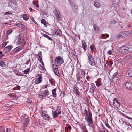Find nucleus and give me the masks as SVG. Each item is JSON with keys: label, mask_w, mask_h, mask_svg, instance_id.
<instances>
[{"label": "nucleus", "mask_w": 132, "mask_h": 132, "mask_svg": "<svg viewBox=\"0 0 132 132\" xmlns=\"http://www.w3.org/2000/svg\"><path fill=\"white\" fill-rule=\"evenodd\" d=\"M55 61L57 64H61L64 63V61L62 57L58 56L55 59Z\"/></svg>", "instance_id": "obj_2"}, {"label": "nucleus", "mask_w": 132, "mask_h": 132, "mask_svg": "<svg viewBox=\"0 0 132 132\" xmlns=\"http://www.w3.org/2000/svg\"><path fill=\"white\" fill-rule=\"evenodd\" d=\"M113 101L115 102L118 104H119V101L117 100L116 98H114L113 99Z\"/></svg>", "instance_id": "obj_43"}, {"label": "nucleus", "mask_w": 132, "mask_h": 132, "mask_svg": "<svg viewBox=\"0 0 132 132\" xmlns=\"http://www.w3.org/2000/svg\"><path fill=\"white\" fill-rule=\"evenodd\" d=\"M40 62L41 63V64H42V65H43V66H44V65L42 61V60H39Z\"/></svg>", "instance_id": "obj_58"}, {"label": "nucleus", "mask_w": 132, "mask_h": 132, "mask_svg": "<svg viewBox=\"0 0 132 132\" xmlns=\"http://www.w3.org/2000/svg\"><path fill=\"white\" fill-rule=\"evenodd\" d=\"M105 124L106 126H107L108 128H110V126L108 124L106 123V121H105Z\"/></svg>", "instance_id": "obj_56"}, {"label": "nucleus", "mask_w": 132, "mask_h": 132, "mask_svg": "<svg viewBox=\"0 0 132 132\" xmlns=\"http://www.w3.org/2000/svg\"><path fill=\"white\" fill-rule=\"evenodd\" d=\"M76 77H80V72L78 71H77V73L76 74Z\"/></svg>", "instance_id": "obj_45"}, {"label": "nucleus", "mask_w": 132, "mask_h": 132, "mask_svg": "<svg viewBox=\"0 0 132 132\" xmlns=\"http://www.w3.org/2000/svg\"><path fill=\"white\" fill-rule=\"evenodd\" d=\"M8 42H4L3 43L2 45V48H4L7 44Z\"/></svg>", "instance_id": "obj_37"}, {"label": "nucleus", "mask_w": 132, "mask_h": 132, "mask_svg": "<svg viewBox=\"0 0 132 132\" xmlns=\"http://www.w3.org/2000/svg\"><path fill=\"white\" fill-rule=\"evenodd\" d=\"M73 89H74L73 91H74V93L77 95H79L80 93L79 90L75 87Z\"/></svg>", "instance_id": "obj_19"}, {"label": "nucleus", "mask_w": 132, "mask_h": 132, "mask_svg": "<svg viewBox=\"0 0 132 132\" xmlns=\"http://www.w3.org/2000/svg\"><path fill=\"white\" fill-rule=\"evenodd\" d=\"M17 45L22 44V46H24L25 45V43L24 39L22 38H20L17 41Z\"/></svg>", "instance_id": "obj_3"}, {"label": "nucleus", "mask_w": 132, "mask_h": 132, "mask_svg": "<svg viewBox=\"0 0 132 132\" xmlns=\"http://www.w3.org/2000/svg\"><path fill=\"white\" fill-rule=\"evenodd\" d=\"M55 14L56 18L57 19H60V17L59 16V15L58 13V12L57 10H56L55 11Z\"/></svg>", "instance_id": "obj_34"}, {"label": "nucleus", "mask_w": 132, "mask_h": 132, "mask_svg": "<svg viewBox=\"0 0 132 132\" xmlns=\"http://www.w3.org/2000/svg\"><path fill=\"white\" fill-rule=\"evenodd\" d=\"M8 5L13 9H15L16 7V4L15 2L10 1L8 3Z\"/></svg>", "instance_id": "obj_6"}, {"label": "nucleus", "mask_w": 132, "mask_h": 132, "mask_svg": "<svg viewBox=\"0 0 132 132\" xmlns=\"http://www.w3.org/2000/svg\"><path fill=\"white\" fill-rule=\"evenodd\" d=\"M1 132H5V129L3 128H2L1 130H0Z\"/></svg>", "instance_id": "obj_49"}, {"label": "nucleus", "mask_w": 132, "mask_h": 132, "mask_svg": "<svg viewBox=\"0 0 132 132\" xmlns=\"http://www.w3.org/2000/svg\"><path fill=\"white\" fill-rule=\"evenodd\" d=\"M72 9L73 11L76 13H77L78 11L79 10L78 6L76 5H74L72 6Z\"/></svg>", "instance_id": "obj_12"}, {"label": "nucleus", "mask_w": 132, "mask_h": 132, "mask_svg": "<svg viewBox=\"0 0 132 132\" xmlns=\"http://www.w3.org/2000/svg\"><path fill=\"white\" fill-rule=\"evenodd\" d=\"M49 94V91L48 90H46L41 94V96L42 97V98H44L48 96Z\"/></svg>", "instance_id": "obj_7"}, {"label": "nucleus", "mask_w": 132, "mask_h": 132, "mask_svg": "<svg viewBox=\"0 0 132 132\" xmlns=\"http://www.w3.org/2000/svg\"><path fill=\"white\" fill-rule=\"evenodd\" d=\"M84 82L86 85H88V86H89V84L88 81V82L87 80H85L84 81Z\"/></svg>", "instance_id": "obj_48"}, {"label": "nucleus", "mask_w": 132, "mask_h": 132, "mask_svg": "<svg viewBox=\"0 0 132 132\" xmlns=\"http://www.w3.org/2000/svg\"><path fill=\"white\" fill-rule=\"evenodd\" d=\"M41 116L45 120H48L50 119V117L48 115L44 112H42Z\"/></svg>", "instance_id": "obj_9"}, {"label": "nucleus", "mask_w": 132, "mask_h": 132, "mask_svg": "<svg viewBox=\"0 0 132 132\" xmlns=\"http://www.w3.org/2000/svg\"><path fill=\"white\" fill-rule=\"evenodd\" d=\"M95 82L96 83V84L97 86L98 87L100 86L101 84L98 81H95Z\"/></svg>", "instance_id": "obj_42"}, {"label": "nucleus", "mask_w": 132, "mask_h": 132, "mask_svg": "<svg viewBox=\"0 0 132 132\" xmlns=\"http://www.w3.org/2000/svg\"><path fill=\"white\" fill-rule=\"evenodd\" d=\"M56 89H54L52 90V95L54 97H55L56 96Z\"/></svg>", "instance_id": "obj_22"}, {"label": "nucleus", "mask_w": 132, "mask_h": 132, "mask_svg": "<svg viewBox=\"0 0 132 132\" xmlns=\"http://www.w3.org/2000/svg\"><path fill=\"white\" fill-rule=\"evenodd\" d=\"M29 121V120L28 117L26 118L24 122L23 125L24 126H27Z\"/></svg>", "instance_id": "obj_18"}, {"label": "nucleus", "mask_w": 132, "mask_h": 132, "mask_svg": "<svg viewBox=\"0 0 132 132\" xmlns=\"http://www.w3.org/2000/svg\"><path fill=\"white\" fill-rule=\"evenodd\" d=\"M16 25L18 27L21 28H24V26L20 22L16 24Z\"/></svg>", "instance_id": "obj_32"}, {"label": "nucleus", "mask_w": 132, "mask_h": 132, "mask_svg": "<svg viewBox=\"0 0 132 132\" xmlns=\"http://www.w3.org/2000/svg\"><path fill=\"white\" fill-rule=\"evenodd\" d=\"M119 0H112V4L114 8H117L118 7L119 5Z\"/></svg>", "instance_id": "obj_5"}, {"label": "nucleus", "mask_w": 132, "mask_h": 132, "mask_svg": "<svg viewBox=\"0 0 132 132\" xmlns=\"http://www.w3.org/2000/svg\"><path fill=\"white\" fill-rule=\"evenodd\" d=\"M30 70V69L29 68L23 71V73L25 74H28Z\"/></svg>", "instance_id": "obj_33"}, {"label": "nucleus", "mask_w": 132, "mask_h": 132, "mask_svg": "<svg viewBox=\"0 0 132 132\" xmlns=\"http://www.w3.org/2000/svg\"><path fill=\"white\" fill-rule=\"evenodd\" d=\"M82 46L85 51L86 50V47L87 46L84 40L82 41Z\"/></svg>", "instance_id": "obj_14"}, {"label": "nucleus", "mask_w": 132, "mask_h": 132, "mask_svg": "<svg viewBox=\"0 0 132 132\" xmlns=\"http://www.w3.org/2000/svg\"><path fill=\"white\" fill-rule=\"evenodd\" d=\"M90 49L92 51H93L94 50V47L93 46L91 45L90 46Z\"/></svg>", "instance_id": "obj_50"}, {"label": "nucleus", "mask_w": 132, "mask_h": 132, "mask_svg": "<svg viewBox=\"0 0 132 132\" xmlns=\"http://www.w3.org/2000/svg\"><path fill=\"white\" fill-rule=\"evenodd\" d=\"M94 5L95 7L97 8H100L101 6L100 3L97 2H94Z\"/></svg>", "instance_id": "obj_21"}, {"label": "nucleus", "mask_w": 132, "mask_h": 132, "mask_svg": "<svg viewBox=\"0 0 132 132\" xmlns=\"http://www.w3.org/2000/svg\"><path fill=\"white\" fill-rule=\"evenodd\" d=\"M87 121L88 125L90 127H92L93 126V121L92 119L86 120Z\"/></svg>", "instance_id": "obj_13"}, {"label": "nucleus", "mask_w": 132, "mask_h": 132, "mask_svg": "<svg viewBox=\"0 0 132 132\" xmlns=\"http://www.w3.org/2000/svg\"><path fill=\"white\" fill-rule=\"evenodd\" d=\"M89 112H90L89 110V111H87L86 109H85L84 111V112L86 113H86H88Z\"/></svg>", "instance_id": "obj_55"}, {"label": "nucleus", "mask_w": 132, "mask_h": 132, "mask_svg": "<svg viewBox=\"0 0 132 132\" xmlns=\"http://www.w3.org/2000/svg\"><path fill=\"white\" fill-rule=\"evenodd\" d=\"M12 14L10 11L7 12H5L4 13V15H11Z\"/></svg>", "instance_id": "obj_41"}, {"label": "nucleus", "mask_w": 132, "mask_h": 132, "mask_svg": "<svg viewBox=\"0 0 132 132\" xmlns=\"http://www.w3.org/2000/svg\"><path fill=\"white\" fill-rule=\"evenodd\" d=\"M128 53L129 52H132V46H129L128 47Z\"/></svg>", "instance_id": "obj_36"}, {"label": "nucleus", "mask_w": 132, "mask_h": 132, "mask_svg": "<svg viewBox=\"0 0 132 132\" xmlns=\"http://www.w3.org/2000/svg\"><path fill=\"white\" fill-rule=\"evenodd\" d=\"M111 24L114 23L115 24L116 23V20H112L110 21Z\"/></svg>", "instance_id": "obj_51"}, {"label": "nucleus", "mask_w": 132, "mask_h": 132, "mask_svg": "<svg viewBox=\"0 0 132 132\" xmlns=\"http://www.w3.org/2000/svg\"><path fill=\"white\" fill-rule=\"evenodd\" d=\"M0 66L2 67H5V63L3 61L0 60Z\"/></svg>", "instance_id": "obj_35"}, {"label": "nucleus", "mask_w": 132, "mask_h": 132, "mask_svg": "<svg viewBox=\"0 0 132 132\" xmlns=\"http://www.w3.org/2000/svg\"><path fill=\"white\" fill-rule=\"evenodd\" d=\"M52 67L53 69L58 68V66L56 65V63L54 61L53 62H52Z\"/></svg>", "instance_id": "obj_17"}, {"label": "nucleus", "mask_w": 132, "mask_h": 132, "mask_svg": "<svg viewBox=\"0 0 132 132\" xmlns=\"http://www.w3.org/2000/svg\"><path fill=\"white\" fill-rule=\"evenodd\" d=\"M50 82H51V84L53 85L54 84V81H53V79H50Z\"/></svg>", "instance_id": "obj_46"}, {"label": "nucleus", "mask_w": 132, "mask_h": 132, "mask_svg": "<svg viewBox=\"0 0 132 132\" xmlns=\"http://www.w3.org/2000/svg\"><path fill=\"white\" fill-rule=\"evenodd\" d=\"M38 59L39 60H42V52H40L38 53Z\"/></svg>", "instance_id": "obj_28"}, {"label": "nucleus", "mask_w": 132, "mask_h": 132, "mask_svg": "<svg viewBox=\"0 0 132 132\" xmlns=\"http://www.w3.org/2000/svg\"><path fill=\"white\" fill-rule=\"evenodd\" d=\"M77 77V82H79L80 80V77Z\"/></svg>", "instance_id": "obj_44"}, {"label": "nucleus", "mask_w": 132, "mask_h": 132, "mask_svg": "<svg viewBox=\"0 0 132 132\" xmlns=\"http://www.w3.org/2000/svg\"><path fill=\"white\" fill-rule=\"evenodd\" d=\"M125 117L126 118H127L128 119H129L132 120V118L130 117L127 116L126 115H125Z\"/></svg>", "instance_id": "obj_53"}, {"label": "nucleus", "mask_w": 132, "mask_h": 132, "mask_svg": "<svg viewBox=\"0 0 132 132\" xmlns=\"http://www.w3.org/2000/svg\"><path fill=\"white\" fill-rule=\"evenodd\" d=\"M12 30H9L7 32V35H8L10 33H12Z\"/></svg>", "instance_id": "obj_47"}, {"label": "nucleus", "mask_w": 132, "mask_h": 132, "mask_svg": "<svg viewBox=\"0 0 132 132\" xmlns=\"http://www.w3.org/2000/svg\"><path fill=\"white\" fill-rule=\"evenodd\" d=\"M56 111H57V113L58 114H60L61 112V108L60 107L58 106L56 109Z\"/></svg>", "instance_id": "obj_26"}, {"label": "nucleus", "mask_w": 132, "mask_h": 132, "mask_svg": "<svg viewBox=\"0 0 132 132\" xmlns=\"http://www.w3.org/2000/svg\"><path fill=\"white\" fill-rule=\"evenodd\" d=\"M105 35L104 34H103L101 35V36L102 37H105Z\"/></svg>", "instance_id": "obj_64"}, {"label": "nucleus", "mask_w": 132, "mask_h": 132, "mask_svg": "<svg viewBox=\"0 0 132 132\" xmlns=\"http://www.w3.org/2000/svg\"><path fill=\"white\" fill-rule=\"evenodd\" d=\"M128 74L130 77H132V69L130 68L128 70Z\"/></svg>", "instance_id": "obj_29"}, {"label": "nucleus", "mask_w": 132, "mask_h": 132, "mask_svg": "<svg viewBox=\"0 0 132 132\" xmlns=\"http://www.w3.org/2000/svg\"><path fill=\"white\" fill-rule=\"evenodd\" d=\"M125 123L126 125L130 126V123Z\"/></svg>", "instance_id": "obj_61"}, {"label": "nucleus", "mask_w": 132, "mask_h": 132, "mask_svg": "<svg viewBox=\"0 0 132 132\" xmlns=\"http://www.w3.org/2000/svg\"><path fill=\"white\" fill-rule=\"evenodd\" d=\"M117 72H116L115 73H114L113 75V76L114 77H116V76L117 75Z\"/></svg>", "instance_id": "obj_59"}, {"label": "nucleus", "mask_w": 132, "mask_h": 132, "mask_svg": "<svg viewBox=\"0 0 132 132\" xmlns=\"http://www.w3.org/2000/svg\"><path fill=\"white\" fill-rule=\"evenodd\" d=\"M92 87L90 88V92L92 93H93L94 92V91L95 89L96 88V87L95 85L93 83L92 84V85H91Z\"/></svg>", "instance_id": "obj_16"}, {"label": "nucleus", "mask_w": 132, "mask_h": 132, "mask_svg": "<svg viewBox=\"0 0 132 132\" xmlns=\"http://www.w3.org/2000/svg\"><path fill=\"white\" fill-rule=\"evenodd\" d=\"M93 27L94 28V30L96 31H98L99 30V28L98 26L96 24H94Z\"/></svg>", "instance_id": "obj_20"}, {"label": "nucleus", "mask_w": 132, "mask_h": 132, "mask_svg": "<svg viewBox=\"0 0 132 132\" xmlns=\"http://www.w3.org/2000/svg\"><path fill=\"white\" fill-rule=\"evenodd\" d=\"M22 49L21 48L20 46H18L16 47V48H15L14 50V52H16L18 51L19 50H20Z\"/></svg>", "instance_id": "obj_38"}, {"label": "nucleus", "mask_w": 132, "mask_h": 132, "mask_svg": "<svg viewBox=\"0 0 132 132\" xmlns=\"http://www.w3.org/2000/svg\"><path fill=\"white\" fill-rule=\"evenodd\" d=\"M81 75L83 77V78H84L85 77V72L84 71H81Z\"/></svg>", "instance_id": "obj_39"}, {"label": "nucleus", "mask_w": 132, "mask_h": 132, "mask_svg": "<svg viewBox=\"0 0 132 132\" xmlns=\"http://www.w3.org/2000/svg\"><path fill=\"white\" fill-rule=\"evenodd\" d=\"M43 36L44 37L47 38L49 40L51 41L52 40V39L48 35H47L46 34H43Z\"/></svg>", "instance_id": "obj_31"}, {"label": "nucleus", "mask_w": 132, "mask_h": 132, "mask_svg": "<svg viewBox=\"0 0 132 132\" xmlns=\"http://www.w3.org/2000/svg\"><path fill=\"white\" fill-rule=\"evenodd\" d=\"M58 113L57 112V111H54V112L52 113L53 117L54 118L57 117L58 116Z\"/></svg>", "instance_id": "obj_27"}, {"label": "nucleus", "mask_w": 132, "mask_h": 132, "mask_svg": "<svg viewBox=\"0 0 132 132\" xmlns=\"http://www.w3.org/2000/svg\"><path fill=\"white\" fill-rule=\"evenodd\" d=\"M127 32H123L121 33L120 34V36L122 37H127Z\"/></svg>", "instance_id": "obj_30"}, {"label": "nucleus", "mask_w": 132, "mask_h": 132, "mask_svg": "<svg viewBox=\"0 0 132 132\" xmlns=\"http://www.w3.org/2000/svg\"><path fill=\"white\" fill-rule=\"evenodd\" d=\"M61 32L59 29L56 30L55 32V34L56 35L60 36L61 34Z\"/></svg>", "instance_id": "obj_24"}, {"label": "nucleus", "mask_w": 132, "mask_h": 132, "mask_svg": "<svg viewBox=\"0 0 132 132\" xmlns=\"http://www.w3.org/2000/svg\"><path fill=\"white\" fill-rule=\"evenodd\" d=\"M46 21L44 19H43L41 20V23L44 24L45 26L46 24Z\"/></svg>", "instance_id": "obj_40"}, {"label": "nucleus", "mask_w": 132, "mask_h": 132, "mask_svg": "<svg viewBox=\"0 0 132 132\" xmlns=\"http://www.w3.org/2000/svg\"><path fill=\"white\" fill-rule=\"evenodd\" d=\"M22 17L26 21L28 20L29 18L26 14H23L22 15Z\"/></svg>", "instance_id": "obj_25"}, {"label": "nucleus", "mask_w": 132, "mask_h": 132, "mask_svg": "<svg viewBox=\"0 0 132 132\" xmlns=\"http://www.w3.org/2000/svg\"><path fill=\"white\" fill-rule=\"evenodd\" d=\"M88 56V61L90 65L92 66L95 65V62L94 58L90 55H88L87 54Z\"/></svg>", "instance_id": "obj_1"}, {"label": "nucleus", "mask_w": 132, "mask_h": 132, "mask_svg": "<svg viewBox=\"0 0 132 132\" xmlns=\"http://www.w3.org/2000/svg\"><path fill=\"white\" fill-rule=\"evenodd\" d=\"M38 79H37V83L39 84L42 81V77L41 74L38 76Z\"/></svg>", "instance_id": "obj_15"}, {"label": "nucleus", "mask_w": 132, "mask_h": 132, "mask_svg": "<svg viewBox=\"0 0 132 132\" xmlns=\"http://www.w3.org/2000/svg\"><path fill=\"white\" fill-rule=\"evenodd\" d=\"M109 64L111 65H112L113 64V62L112 61L109 62Z\"/></svg>", "instance_id": "obj_63"}, {"label": "nucleus", "mask_w": 132, "mask_h": 132, "mask_svg": "<svg viewBox=\"0 0 132 132\" xmlns=\"http://www.w3.org/2000/svg\"><path fill=\"white\" fill-rule=\"evenodd\" d=\"M6 130H7V131H6L7 132H10L11 130H10V129L9 128H7L6 129Z\"/></svg>", "instance_id": "obj_57"}, {"label": "nucleus", "mask_w": 132, "mask_h": 132, "mask_svg": "<svg viewBox=\"0 0 132 132\" xmlns=\"http://www.w3.org/2000/svg\"><path fill=\"white\" fill-rule=\"evenodd\" d=\"M125 86L128 89H130L132 88V84L130 82H127L125 83Z\"/></svg>", "instance_id": "obj_11"}, {"label": "nucleus", "mask_w": 132, "mask_h": 132, "mask_svg": "<svg viewBox=\"0 0 132 132\" xmlns=\"http://www.w3.org/2000/svg\"><path fill=\"white\" fill-rule=\"evenodd\" d=\"M90 78V77L89 76H88L86 78V79L88 82L89 81V79Z\"/></svg>", "instance_id": "obj_54"}, {"label": "nucleus", "mask_w": 132, "mask_h": 132, "mask_svg": "<svg viewBox=\"0 0 132 132\" xmlns=\"http://www.w3.org/2000/svg\"><path fill=\"white\" fill-rule=\"evenodd\" d=\"M65 130L67 131V130H68V128L67 127H65Z\"/></svg>", "instance_id": "obj_62"}, {"label": "nucleus", "mask_w": 132, "mask_h": 132, "mask_svg": "<svg viewBox=\"0 0 132 132\" xmlns=\"http://www.w3.org/2000/svg\"><path fill=\"white\" fill-rule=\"evenodd\" d=\"M12 48V45L8 46L4 49L3 52L5 53H7L9 52Z\"/></svg>", "instance_id": "obj_8"}, {"label": "nucleus", "mask_w": 132, "mask_h": 132, "mask_svg": "<svg viewBox=\"0 0 132 132\" xmlns=\"http://www.w3.org/2000/svg\"><path fill=\"white\" fill-rule=\"evenodd\" d=\"M86 117H85L86 120L92 119V114L90 112H89L88 113H86Z\"/></svg>", "instance_id": "obj_10"}, {"label": "nucleus", "mask_w": 132, "mask_h": 132, "mask_svg": "<svg viewBox=\"0 0 132 132\" xmlns=\"http://www.w3.org/2000/svg\"><path fill=\"white\" fill-rule=\"evenodd\" d=\"M121 52L122 53L127 54L128 53V47L126 46H124L120 48Z\"/></svg>", "instance_id": "obj_4"}, {"label": "nucleus", "mask_w": 132, "mask_h": 132, "mask_svg": "<svg viewBox=\"0 0 132 132\" xmlns=\"http://www.w3.org/2000/svg\"><path fill=\"white\" fill-rule=\"evenodd\" d=\"M55 75H57V76H60V74L58 71V68L53 69Z\"/></svg>", "instance_id": "obj_23"}, {"label": "nucleus", "mask_w": 132, "mask_h": 132, "mask_svg": "<svg viewBox=\"0 0 132 132\" xmlns=\"http://www.w3.org/2000/svg\"><path fill=\"white\" fill-rule=\"evenodd\" d=\"M84 132H88V131L87 130L85 127V129H84Z\"/></svg>", "instance_id": "obj_60"}, {"label": "nucleus", "mask_w": 132, "mask_h": 132, "mask_svg": "<svg viewBox=\"0 0 132 132\" xmlns=\"http://www.w3.org/2000/svg\"><path fill=\"white\" fill-rule=\"evenodd\" d=\"M112 51L111 50L107 52L108 54H109V55H111L112 54Z\"/></svg>", "instance_id": "obj_52"}]
</instances>
